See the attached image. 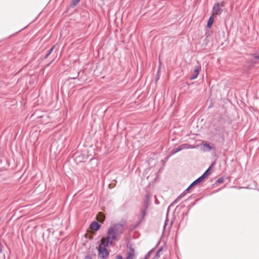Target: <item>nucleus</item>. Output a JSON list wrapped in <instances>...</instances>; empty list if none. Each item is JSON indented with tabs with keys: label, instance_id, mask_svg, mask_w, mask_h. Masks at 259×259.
<instances>
[{
	"label": "nucleus",
	"instance_id": "nucleus-15",
	"mask_svg": "<svg viewBox=\"0 0 259 259\" xmlns=\"http://www.w3.org/2000/svg\"><path fill=\"white\" fill-rule=\"evenodd\" d=\"M162 251V248H160L156 251L155 256L153 259H158L160 257L159 253Z\"/></svg>",
	"mask_w": 259,
	"mask_h": 259
},
{
	"label": "nucleus",
	"instance_id": "nucleus-18",
	"mask_svg": "<svg viewBox=\"0 0 259 259\" xmlns=\"http://www.w3.org/2000/svg\"><path fill=\"white\" fill-rule=\"evenodd\" d=\"M224 181V180L223 178H220L219 179H218L217 180L216 183L217 184H221V183H223Z\"/></svg>",
	"mask_w": 259,
	"mask_h": 259
},
{
	"label": "nucleus",
	"instance_id": "nucleus-2",
	"mask_svg": "<svg viewBox=\"0 0 259 259\" xmlns=\"http://www.w3.org/2000/svg\"><path fill=\"white\" fill-rule=\"evenodd\" d=\"M109 243H112L109 240L106 239L105 241L104 238L102 239L101 243L98 247V256L101 259H106L109 256V252L106 247Z\"/></svg>",
	"mask_w": 259,
	"mask_h": 259
},
{
	"label": "nucleus",
	"instance_id": "nucleus-13",
	"mask_svg": "<svg viewBox=\"0 0 259 259\" xmlns=\"http://www.w3.org/2000/svg\"><path fill=\"white\" fill-rule=\"evenodd\" d=\"M105 217L102 212H99L98 215V220L100 222H103Z\"/></svg>",
	"mask_w": 259,
	"mask_h": 259
},
{
	"label": "nucleus",
	"instance_id": "nucleus-22",
	"mask_svg": "<svg viewBox=\"0 0 259 259\" xmlns=\"http://www.w3.org/2000/svg\"><path fill=\"white\" fill-rule=\"evenodd\" d=\"M225 4H226V3L225 1H222L221 3H220V7H225Z\"/></svg>",
	"mask_w": 259,
	"mask_h": 259
},
{
	"label": "nucleus",
	"instance_id": "nucleus-7",
	"mask_svg": "<svg viewBox=\"0 0 259 259\" xmlns=\"http://www.w3.org/2000/svg\"><path fill=\"white\" fill-rule=\"evenodd\" d=\"M201 67L200 66H196L193 72L190 76L191 79H194L197 77L199 74Z\"/></svg>",
	"mask_w": 259,
	"mask_h": 259
},
{
	"label": "nucleus",
	"instance_id": "nucleus-4",
	"mask_svg": "<svg viewBox=\"0 0 259 259\" xmlns=\"http://www.w3.org/2000/svg\"><path fill=\"white\" fill-rule=\"evenodd\" d=\"M210 167H209L200 177L192 182L189 186V188H191L194 185L201 182L205 178L207 177L210 174L209 169Z\"/></svg>",
	"mask_w": 259,
	"mask_h": 259
},
{
	"label": "nucleus",
	"instance_id": "nucleus-19",
	"mask_svg": "<svg viewBox=\"0 0 259 259\" xmlns=\"http://www.w3.org/2000/svg\"><path fill=\"white\" fill-rule=\"evenodd\" d=\"M252 56L255 59L259 60V52L254 53Z\"/></svg>",
	"mask_w": 259,
	"mask_h": 259
},
{
	"label": "nucleus",
	"instance_id": "nucleus-6",
	"mask_svg": "<svg viewBox=\"0 0 259 259\" xmlns=\"http://www.w3.org/2000/svg\"><path fill=\"white\" fill-rule=\"evenodd\" d=\"M125 259H136V253L134 248L130 247L129 251L126 253Z\"/></svg>",
	"mask_w": 259,
	"mask_h": 259
},
{
	"label": "nucleus",
	"instance_id": "nucleus-24",
	"mask_svg": "<svg viewBox=\"0 0 259 259\" xmlns=\"http://www.w3.org/2000/svg\"><path fill=\"white\" fill-rule=\"evenodd\" d=\"M204 146L205 147L208 148L209 150H210L211 149V147H210V146L208 144L206 143Z\"/></svg>",
	"mask_w": 259,
	"mask_h": 259
},
{
	"label": "nucleus",
	"instance_id": "nucleus-1",
	"mask_svg": "<svg viewBox=\"0 0 259 259\" xmlns=\"http://www.w3.org/2000/svg\"><path fill=\"white\" fill-rule=\"evenodd\" d=\"M123 231L124 227L122 224L119 223L114 224L108 229L106 239L112 243V241L118 240L117 236L121 234Z\"/></svg>",
	"mask_w": 259,
	"mask_h": 259
},
{
	"label": "nucleus",
	"instance_id": "nucleus-21",
	"mask_svg": "<svg viewBox=\"0 0 259 259\" xmlns=\"http://www.w3.org/2000/svg\"><path fill=\"white\" fill-rule=\"evenodd\" d=\"M177 152L176 151V150H175V148L173 149L172 150L170 151V155L169 156V157L170 156V155H174L175 154V153H176Z\"/></svg>",
	"mask_w": 259,
	"mask_h": 259
},
{
	"label": "nucleus",
	"instance_id": "nucleus-8",
	"mask_svg": "<svg viewBox=\"0 0 259 259\" xmlns=\"http://www.w3.org/2000/svg\"><path fill=\"white\" fill-rule=\"evenodd\" d=\"M191 188H189V187L182 193H181L171 204V205H174L175 204L177 203L178 202L180 201V200L183 198L185 195L186 194L187 192Z\"/></svg>",
	"mask_w": 259,
	"mask_h": 259
},
{
	"label": "nucleus",
	"instance_id": "nucleus-20",
	"mask_svg": "<svg viewBox=\"0 0 259 259\" xmlns=\"http://www.w3.org/2000/svg\"><path fill=\"white\" fill-rule=\"evenodd\" d=\"M79 74V72H77V75H76V76H74V77H69V78H68V80L70 79H76V78H77V77L78 76Z\"/></svg>",
	"mask_w": 259,
	"mask_h": 259
},
{
	"label": "nucleus",
	"instance_id": "nucleus-10",
	"mask_svg": "<svg viewBox=\"0 0 259 259\" xmlns=\"http://www.w3.org/2000/svg\"><path fill=\"white\" fill-rule=\"evenodd\" d=\"M189 148L190 147L188 146V144H182V145H180L177 148H175V150H176V151L177 153V152L182 150L183 149H187V148Z\"/></svg>",
	"mask_w": 259,
	"mask_h": 259
},
{
	"label": "nucleus",
	"instance_id": "nucleus-17",
	"mask_svg": "<svg viewBox=\"0 0 259 259\" xmlns=\"http://www.w3.org/2000/svg\"><path fill=\"white\" fill-rule=\"evenodd\" d=\"M160 69H158V70H157V73H156V77H155V82L156 83L157 81L159 80V77H160Z\"/></svg>",
	"mask_w": 259,
	"mask_h": 259
},
{
	"label": "nucleus",
	"instance_id": "nucleus-9",
	"mask_svg": "<svg viewBox=\"0 0 259 259\" xmlns=\"http://www.w3.org/2000/svg\"><path fill=\"white\" fill-rule=\"evenodd\" d=\"M90 227L92 230L97 231L99 229L100 225L98 222H93L91 224Z\"/></svg>",
	"mask_w": 259,
	"mask_h": 259
},
{
	"label": "nucleus",
	"instance_id": "nucleus-3",
	"mask_svg": "<svg viewBox=\"0 0 259 259\" xmlns=\"http://www.w3.org/2000/svg\"><path fill=\"white\" fill-rule=\"evenodd\" d=\"M146 199L144 202V204H143V206L142 207L140 212V218L139 219V221L137 222V223L135 225L134 228L137 227L140 224L142 223L143 220H144V218L146 214V211L148 209L149 205V197L148 195H146Z\"/></svg>",
	"mask_w": 259,
	"mask_h": 259
},
{
	"label": "nucleus",
	"instance_id": "nucleus-16",
	"mask_svg": "<svg viewBox=\"0 0 259 259\" xmlns=\"http://www.w3.org/2000/svg\"><path fill=\"white\" fill-rule=\"evenodd\" d=\"M80 0H72L71 6L73 7L77 5Z\"/></svg>",
	"mask_w": 259,
	"mask_h": 259
},
{
	"label": "nucleus",
	"instance_id": "nucleus-5",
	"mask_svg": "<svg viewBox=\"0 0 259 259\" xmlns=\"http://www.w3.org/2000/svg\"><path fill=\"white\" fill-rule=\"evenodd\" d=\"M223 12V9L220 7V5L219 3H215L212 10V16L219 15H220Z\"/></svg>",
	"mask_w": 259,
	"mask_h": 259
},
{
	"label": "nucleus",
	"instance_id": "nucleus-14",
	"mask_svg": "<svg viewBox=\"0 0 259 259\" xmlns=\"http://www.w3.org/2000/svg\"><path fill=\"white\" fill-rule=\"evenodd\" d=\"M96 254L93 253L90 255H86L83 259H93L96 257Z\"/></svg>",
	"mask_w": 259,
	"mask_h": 259
},
{
	"label": "nucleus",
	"instance_id": "nucleus-11",
	"mask_svg": "<svg viewBox=\"0 0 259 259\" xmlns=\"http://www.w3.org/2000/svg\"><path fill=\"white\" fill-rule=\"evenodd\" d=\"M213 16H212V14H211V16L209 18L207 23V27L209 28H210L212 25V23L214 21Z\"/></svg>",
	"mask_w": 259,
	"mask_h": 259
},
{
	"label": "nucleus",
	"instance_id": "nucleus-12",
	"mask_svg": "<svg viewBox=\"0 0 259 259\" xmlns=\"http://www.w3.org/2000/svg\"><path fill=\"white\" fill-rule=\"evenodd\" d=\"M55 47V46H53L47 52V54L44 57V59H46L48 58V57L50 56V55L52 53L53 50H54V48Z\"/></svg>",
	"mask_w": 259,
	"mask_h": 259
},
{
	"label": "nucleus",
	"instance_id": "nucleus-23",
	"mask_svg": "<svg viewBox=\"0 0 259 259\" xmlns=\"http://www.w3.org/2000/svg\"><path fill=\"white\" fill-rule=\"evenodd\" d=\"M115 259H123V257L121 255H117L115 256Z\"/></svg>",
	"mask_w": 259,
	"mask_h": 259
}]
</instances>
